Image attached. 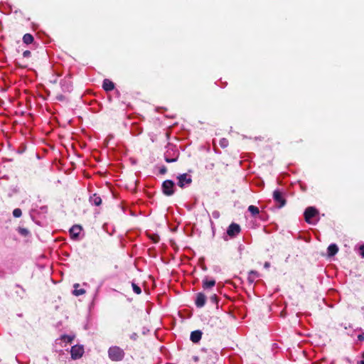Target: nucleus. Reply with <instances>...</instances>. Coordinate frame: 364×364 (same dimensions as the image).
Masks as SVG:
<instances>
[{
    "mask_svg": "<svg viewBox=\"0 0 364 364\" xmlns=\"http://www.w3.org/2000/svg\"><path fill=\"white\" fill-rule=\"evenodd\" d=\"M248 211L252 214V216H256L257 215H259V210L257 206L255 205H250L248 207Z\"/></svg>",
    "mask_w": 364,
    "mask_h": 364,
    "instance_id": "4be33fe9",
    "label": "nucleus"
},
{
    "mask_svg": "<svg viewBox=\"0 0 364 364\" xmlns=\"http://www.w3.org/2000/svg\"><path fill=\"white\" fill-rule=\"evenodd\" d=\"M203 333L200 330H196L191 333L190 340L194 343H198L202 338Z\"/></svg>",
    "mask_w": 364,
    "mask_h": 364,
    "instance_id": "4468645a",
    "label": "nucleus"
},
{
    "mask_svg": "<svg viewBox=\"0 0 364 364\" xmlns=\"http://www.w3.org/2000/svg\"><path fill=\"white\" fill-rule=\"evenodd\" d=\"M60 87L64 92H70L73 90V84L70 77H64L60 82Z\"/></svg>",
    "mask_w": 364,
    "mask_h": 364,
    "instance_id": "9d476101",
    "label": "nucleus"
},
{
    "mask_svg": "<svg viewBox=\"0 0 364 364\" xmlns=\"http://www.w3.org/2000/svg\"><path fill=\"white\" fill-rule=\"evenodd\" d=\"M48 213V207L43 205L41 207L36 206L33 208L30 211V216L32 220L38 225H42V223L39 220L40 218H46V215Z\"/></svg>",
    "mask_w": 364,
    "mask_h": 364,
    "instance_id": "f03ea898",
    "label": "nucleus"
},
{
    "mask_svg": "<svg viewBox=\"0 0 364 364\" xmlns=\"http://www.w3.org/2000/svg\"><path fill=\"white\" fill-rule=\"evenodd\" d=\"M149 329L147 327L144 326V327L142 328L141 333H142L143 335H146V334L149 333Z\"/></svg>",
    "mask_w": 364,
    "mask_h": 364,
    "instance_id": "f704fd0d",
    "label": "nucleus"
},
{
    "mask_svg": "<svg viewBox=\"0 0 364 364\" xmlns=\"http://www.w3.org/2000/svg\"><path fill=\"white\" fill-rule=\"evenodd\" d=\"M82 230V227L79 225H74L70 229V235L72 239L77 240L79 237V235Z\"/></svg>",
    "mask_w": 364,
    "mask_h": 364,
    "instance_id": "ddd939ff",
    "label": "nucleus"
},
{
    "mask_svg": "<svg viewBox=\"0 0 364 364\" xmlns=\"http://www.w3.org/2000/svg\"><path fill=\"white\" fill-rule=\"evenodd\" d=\"M167 172V168L166 166H163L159 169L160 174H165Z\"/></svg>",
    "mask_w": 364,
    "mask_h": 364,
    "instance_id": "7c9ffc66",
    "label": "nucleus"
},
{
    "mask_svg": "<svg viewBox=\"0 0 364 364\" xmlns=\"http://www.w3.org/2000/svg\"><path fill=\"white\" fill-rule=\"evenodd\" d=\"M216 282L214 279L205 276L202 281V287L204 290H208L215 287Z\"/></svg>",
    "mask_w": 364,
    "mask_h": 364,
    "instance_id": "9b49d317",
    "label": "nucleus"
},
{
    "mask_svg": "<svg viewBox=\"0 0 364 364\" xmlns=\"http://www.w3.org/2000/svg\"><path fill=\"white\" fill-rule=\"evenodd\" d=\"M176 178L178 180L177 185L181 188L190 186L192 183V176L187 173L179 174Z\"/></svg>",
    "mask_w": 364,
    "mask_h": 364,
    "instance_id": "39448f33",
    "label": "nucleus"
},
{
    "mask_svg": "<svg viewBox=\"0 0 364 364\" xmlns=\"http://www.w3.org/2000/svg\"><path fill=\"white\" fill-rule=\"evenodd\" d=\"M338 252V247L337 245L332 243L327 248V254L329 257L334 256Z\"/></svg>",
    "mask_w": 364,
    "mask_h": 364,
    "instance_id": "a211bd4d",
    "label": "nucleus"
},
{
    "mask_svg": "<svg viewBox=\"0 0 364 364\" xmlns=\"http://www.w3.org/2000/svg\"><path fill=\"white\" fill-rule=\"evenodd\" d=\"M107 353L109 358L115 362L122 361L125 356L124 350L117 346L109 347Z\"/></svg>",
    "mask_w": 364,
    "mask_h": 364,
    "instance_id": "7ed1b4c3",
    "label": "nucleus"
},
{
    "mask_svg": "<svg viewBox=\"0 0 364 364\" xmlns=\"http://www.w3.org/2000/svg\"><path fill=\"white\" fill-rule=\"evenodd\" d=\"M18 232L20 235L24 237L27 236L29 234V231L24 228H18Z\"/></svg>",
    "mask_w": 364,
    "mask_h": 364,
    "instance_id": "bb28decb",
    "label": "nucleus"
},
{
    "mask_svg": "<svg viewBox=\"0 0 364 364\" xmlns=\"http://www.w3.org/2000/svg\"><path fill=\"white\" fill-rule=\"evenodd\" d=\"M178 159V157L177 156H175V157H171L169 156V151H167L165 154H164V160L167 162V163H173V162H175Z\"/></svg>",
    "mask_w": 364,
    "mask_h": 364,
    "instance_id": "5701e85b",
    "label": "nucleus"
},
{
    "mask_svg": "<svg viewBox=\"0 0 364 364\" xmlns=\"http://www.w3.org/2000/svg\"><path fill=\"white\" fill-rule=\"evenodd\" d=\"M15 287L16 288V290L15 291V294H16V296L21 299H23L26 294L25 289L23 288L19 284H16Z\"/></svg>",
    "mask_w": 364,
    "mask_h": 364,
    "instance_id": "f3484780",
    "label": "nucleus"
},
{
    "mask_svg": "<svg viewBox=\"0 0 364 364\" xmlns=\"http://www.w3.org/2000/svg\"><path fill=\"white\" fill-rule=\"evenodd\" d=\"M241 231L240 226L235 223H232L227 228L226 234L227 235L223 236V239L225 240H228V236H229L231 238L235 237L237 235H239V233Z\"/></svg>",
    "mask_w": 364,
    "mask_h": 364,
    "instance_id": "0eeeda50",
    "label": "nucleus"
},
{
    "mask_svg": "<svg viewBox=\"0 0 364 364\" xmlns=\"http://www.w3.org/2000/svg\"><path fill=\"white\" fill-rule=\"evenodd\" d=\"M161 190L165 196H171L174 194L175 183L172 180H166L162 183Z\"/></svg>",
    "mask_w": 364,
    "mask_h": 364,
    "instance_id": "423d86ee",
    "label": "nucleus"
},
{
    "mask_svg": "<svg viewBox=\"0 0 364 364\" xmlns=\"http://www.w3.org/2000/svg\"><path fill=\"white\" fill-rule=\"evenodd\" d=\"M132 289H133V291L136 294H140L141 293V289L140 288V287H139L136 284H135L134 282H132Z\"/></svg>",
    "mask_w": 364,
    "mask_h": 364,
    "instance_id": "393cba45",
    "label": "nucleus"
},
{
    "mask_svg": "<svg viewBox=\"0 0 364 364\" xmlns=\"http://www.w3.org/2000/svg\"><path fill=\"white\" fill-rule=\"evenodd\" d=\"M219 144L222 148H225L228 146V141L225 138H222Z\"/></svg>",
    "mask_w": 364,
    "mask_h": 364,
    "instance_id": "c85d7f7f",
    "label": "nucleus"
},
{
    "mask_svg": "<svg viewBox=\"0 0 364 364\" xmlns=\"http://www.w3.org/2000/svg\"><path fill=\"white\" fill-rule=\"evenodd\" d=\"M13 215L14 218H20L22 215V211L20 208H15L13 210Z\"/></svg>",
    "mask_w": 364,
    "mask_h": 364,
    "instance_id": "cd10ccee",
    "label": "nucleus"
},
{
    "mask_svg": "<svg viewBox=\"0 0 364 364\" xmlns=\"http://www.w3.org/2000/svg\"><path fill=\"white\" fill-rule=\"evenodd\" d=\"M102 88L107 92L112 91L114 89V84L109 79H105L102 82Z\"/></svg>",
    "mask_w": 364,
    "mask_h": 364,
    "instance_id": "dca6fc26",
    "label": "nucleus"
},
{
    "mask_svg": "<svg viewBox=\"0 0 364 364\" xmlns=\"http://www.w3.org/2000/svg\"><path fill=\"white\" fill-rule=\"evenodd\" d=\"M260 219L264 220V216L262 215H259Z\"/></svg>",
    "mask_w": 364,
    "mask_h": 364,
    "instance_id": "a19ab883",
    "label": "nucleus"
},
{
    "mask_svg": "<svg viewBox=\"0 0 364 364\" xmlns=\"http://www.w3.org/2000/svg\"><path fill=\"white\" fill-rule=\"evenodd\" d=\"M357 364H364V360H361L357 363Z\"/></svg>",
    "mask_w": 364,
    "mask_h": 364,
    "instance_id": "ea45409f",
    "label": "nucleus"
},
{
    "mask_svg": "<svg viewBox=\"0 0 364 364\" xmlns=\"http://www.w3.org/2000/svg\"><path fill=\"white\" fill-rule=\"evenodd\" d=\"M356 330H358V331L360 332V333L357 336L358 341H360V342L364 341V331H363V330L361 328H359V327L356 328Z\"/></svg>",
    "mask_w": 364,
    "mask_h": 364,
    "instance_id": "b1692460",
    "label": "nucleus"
},
{
    "mask_svg": "<svg viewBox=\"0 0 364 364\" xmlns=\"http://www.w3.org/2000/svg\"><path fill=\"white\" fill-rule=\"evenodd\" d=\"M273 199L274 202L278 204V208H279L284 207L286 204L284 194L279 189H277L273 192Z\"/></svg>",
    "mask_w": 364,
    "mask_h": 364,
    "instance_id": "6e6552de",
    "label": "nucleus"
},
{
    "mask_svg": "<svg viewBox=\"0 0 364 364\" xmlns=\"http://www.w3.org/2000/svg\"><path fill=\"white\" fill-rule=\"evenodd\" d=\"M34 38L33 36L30 33H26L23 36V41L26 44H30L33 41Z\"/></svg>",
    "mask_w": 364,
    "mask_h": 364,
    "instance_id": "412c9836",
    "label": "nucleus"
},
{
    "mask_svg": "<svg viewBox=\"0 0 364 364\" xmlns=\"http://www.w3.org/2000/svg\"><path fill=\"white\" fill-rule=\"evenodd\" d=\"M23 56L24 58H28L31 56V51L30 50H25L23 53Z\"/></svg>",
    "mask_w": 364,
    "mask_h": 364,
    "instance_id": "72a5a7b5",
    "label": "nucleus"
},
{
    "mask_svg": "<svg viewBox=\"0 0 364 364\" xmlns=\"http://www.w3.org/2000/svg\"><path fill=\"white\" fill-rule=\"evenodd\" d=\"M56 99L59 101H63L65 99V97L63 95H58L56 96Z\"/></svg>",
    "mask_w": 364,
    "mask_h": 364,
    "instance_id": "e433bc0d",
    "label": "nucleus"
},
{
    "mask_svg": "<svg viewBox=\"0 0 364 364\" xmlns=\"http://www.w3.org/2000/svg\"><path fill=\"white\" fill-rule=\"evenodd\" d=\"M210 301L213 304H215L216 307L218 308V297L216 294H213L212 296H210Z\"/></svg>",
    "mask_w": 364,
    "mask_h": 364,
    "instance_id": "a878e982",
    "label": "nucleus"
},
{
    "mask_svg": "<svg viewBox=\"0 0 364 364\" xmlns=\"http://www.w3.org/2000/svg\"><path fill=\"white\" fill-rule=\"evenodd\" d=\"M70 352L72 359L77 360L82 356L84 353V348L81 345H74L72 346Z\"/></svg>",
    "mask_w": 364,
    "mask_h": 364,
    "instance_id": "1a4fd4ad",
    "label": "nucleus"
},
{
    "mask_svg": "<svg viewBox=\"0 0 364 364\" xmlns=\"http://www.w3.org/2000/svg\"><path fill=\"white\" fill-rule=\"evenodd\" d=\"M213 215L214 218H218V216H219V213L218 212H214L213 213Z\"/></svg>",
    "mask_w": 364,
    "mask_h": 364,
    "instance_id": "58836bf2",
    "label": "nucleus"
},
{
    "mask_svg": "<svg viewBox=\"0 0 364 364\" xmlns=\"http://www.w3.org/2000/svg\"><path fill=\"white\" fill-rule=\"evenodd\" d=\"M359 253H360V255L364 258V244L362 245L360 247V249H359Z\"/></svg>",
    "mask_w": 364,
    "mask_h": 364,
    "instance_id": "2f4dec72",
    "label": "nucleus"
},
{
    "mask_svg": "<svg viewBox=\"0 0 364 364\" xmlns=\"http://www.w3.org/2000/svg\"><path fill=\"white\" fill-rule=\"evenodd\" d=\"M341 326H343L346 330H348V329H351L353 328V326L351 324H348V326L346 324H343V323H341Z\"/></svg>",
    "mask_w": 364,
    "mask_h": 364,
    "instance_id": "c9c22d12",
    "label": "nucleus"
},
{
    "mask_svg": "<svg viewBox=\"0 0 364 364\" xmlns=\"http://www.w3.org/2000/svg\"><path fill=\"white\" fill-rule=\"evenodd\" d=\"M129 337L132 340L136 341L138 338V334L136 333H132Z\"/></svg>",
    "mask_w": 364,
    "mask_h": 364,
    "instance_id": "473e14b6",
    "label": "nucleus"
},
{
    "mask_svg": "<svg viewBox=\"0 0 364 364\" xmlns=\"http://www.w3.org/2000/svg\"><path fill=\"white\" fill-rule=\"evenodd\" d=\"M259 277V274L257 271L251 270L248 274V281L250 283H253L255 279Z\"/></svg>",
    "mask_w": 364,
    "mask_h": 364,
    "instance_id": "aec40b11",
    "label": "nucleus"
},
{
    "mask_svg": "<svg viewBox=\"0 0 364 364\" xmlns=\"http://www.w3.org/2000/svg\"><path fill=\"white\" fill-rule=\"evenodd\" d=\"M74 336L63 335L59 338L56 339L54 344V350L58 353L59 359L65 355V351L68 352L67 345L71 343L74 339Z\"/></svg>",
    "mask_w": 364,
    "mask_h": 364,
    "instance_id": "f257e3e1",
    "label": "nucleus"
},
{
    "mask_svg": "<svg viewBox=\"0 0 364 364\" xmlns=\"http://www.w3.org/2000/svg\"><path fill=\"white\" fill-rule=\"evenodd\" d=\"M206 296L203 292H199L196 294L195 299V304L198 308H202L205 306L206 302Z\"/></svg>",
    "mask_w": 364,
    "mask_h": 364,
    "instance_id": "f8f14e48",
    "label": "nucleus"
},
{
    "mask_svg": "<svg viewBox=\"0 0 364 364\" xmlns=\"http://www.w3.org/2000/svg\"><path fill=\"white\" fill-rule=\"evenodd\" d=\"M270 267V263L269 262H265L264 264V267L265 269H268Z\"/></svg>",
    "mask_w": 364,
    "mask_h": 364,
    "instance_id": "4c0bfd02",
    "label": "nucleus"
},
{
    "mask_svg": "<svg viewBox=\"0 0 364 364\" xmlns=\"http://www.w3.org/2000/svg\"><path fill=\"white\" fill-rule=\"evenodd\" d=\"M318 213V210L315 207H308L304 213L305 221L310 225H316L319 220L317 218Z\"/></svg>",
    "mask_w": 364,
    "mask_h": 364,
    "instance_id": "20e7f679",
    "label": "nucleus"
},
{
    "mask_svg": "<svg viewBox=\"0 0 364 364\" xmlns=\"http://www.w3.org/2000/svg\"><path fill=\"white\" fill-rule=\"evenodd\" d=\"M362 357L364 358V352L362 354Z\"/></svg>",
    "mask_w": 364,
    "mask_h": 364,
    "instance_id": "79ce46f5",
    "label": "nucleus"
},
{
    "mask_svg": "<svg viewBox=\"0 0 364 364\" xmlns=\"http://www.w3.org/2000/svg\"><path fill=\"white\" fill-rule=\"evenodd\" d=\"M79 287L80 284L77 283L73 285L74 290L73 291V294L76 296L82 295L85 293V290L84 289H78Z\"/></svg>",
    "mask_w": 364,
    "mask_h": 364,
    "instance_id": "6ab92c4d",
    "label": "nucleus"
},
{
    "mask_svg": "<svg viewBox=\"0 0 364 364\" xmlns=\"http://www.w3.org/2000/svg\"><path fill=\"white\" fill-rule=\"evenodd\" d=\"M89 202L92 205L98 206L102 203V199L100 196H98L96 193H94L90 196Z\"/></svg>",
    "mask_w": 364,
    "mask_h": 364,
    "instance_id": "2eb2a0df",
    "label": "nucleus"
},
{
    "mask_svg": "<svg viewBox=\"0 0 364 364\" xmlns=\"http://www.w3.org/2000/svg\"><path fill=\"white\" fill-rule=\"evenodd\" d=\"M356 331H358V330H356V328L351 329V330H350L349 331L347 332V334H348V336H349L350 337H353L355 336V333Z\"/></svg>",
    "mask_w": 364,
    "mask_h": 364,
    "instance_id": "c756f323",
    "label": "nucleus"
}]
</instances>
